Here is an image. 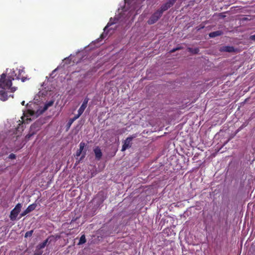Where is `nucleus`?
Masks as SVG:
<instances>
[{
    "instance_id": "a878e982",
    "label": "nucleus",
    "mask_w": 255,
    "mask_h": 255,
    "mask_svg": "<svg viewBox=\"0 0 255 255\" xmlns=\"http://www.w3.org/2000/svg\"><path fill=\"white\" fill-rule=\"evenodd\" d=\"M82 152H81L79 150H78L76 153V156L78 157L80 156V155L82 154Z\"/></svg>"
},
{
    "instance_id": "c9c22d12",
    "label": "nucleus",
    "mask_w": 255,
    "mask_h": 255,
    "mask_svg": "<svg viewBox=\"0 0 255 255\" xmlns=\"http://www.w3.org/2000/svg\"><path fill=\"white\" fill-rule=\"evenodd\" d=\"M24 104H25L24 101L22 102V103H21L22 105H24Z\"/></svg>"
},
{
    "instance_id": "4c0bfd02",
    "label": "nucleus",
    "mask_w": 255,
    "mask_h": 255,
    "mask_svg": "<svg viewBox=\"0 0 255 255\" xmlns=\"http://www.w3.org/2000/svg\"><path fill=\"white\" fill-rule=\"evenodd\" d=\"M104 33H103V34H102V36L103 37V36H104Z\"/></svg>"
},
{
    "instance_id": "4468645a",
    "label": "nucleus",
    "mask_w": 255,
    "mask_h": 255,
    "mask_svg": "<svg viewBox=\"0 0 255 255\" xmlns=\"http://www.w3.org/2000/svg\"><path fill=\"white\" fill-rule=\"evenodd\" d=\"M7 93L4 90H0V99L2 101H6L7 99Z\"/></svg>"
},
{
    "instance_id": "39448f33",
    "label": "nucleus",
    "mask_w": 255,
    "mask_h": 255,
    "mask_svg": "<svg viewBox=\"0 0 255 255\" xmlns=\"http://www.w3.org/2000/svg\"><path fill=\"white\" fill-rule=\"evenodd\" d=\"M39 130V128L38 127V124L34 123L32 124L30 128V130L29 133L25 136V139L26 141H28L30 139V138L36 134L37 130Z\"/></svg>"
},
{
    "instance_id": "ddd939ff",
    "label": "nucleus",
    "mask_w": 255,
    "mask_h": 255,
    "mask_svg": "<svg viewBox=\"0 0 255 255\" xmlns=\"http://www.w3.org/2000/svg\"><path fill=\"white\" fill-rule=\"evenodd\" d=\"M223 34V32L221 30H217L216 31L210 32L209 34V36L211 38H214L217 36H220Z\"/></svg>"
},
{
    "instance_id": "412c9836",
    "label": "nucleus",
    "mask_w": 255,
    "mask_h": 255,
    "mask_svg": "<svg viewBox=\"0 0 255 255\" xmlns=\"http://www.w3.org/2000/svg\"><path fill=\"white\" fill-rule=\"evenodd\" d=\"M33 232V230H31V231L27 232L25 234V236H24L25 238L31 237L32 235Z\"/></svg>"
},
{
    "instance_id": "f8f14e48",
    "label": "nucleus",
    "mask_w": 255,
    "mask_h": 255,
    "mask_svg": "<svg viewBox=\"0 0 255 255\" xmlns=\"http://www.w3.org/2000/svg\"><path fill=\"white\" fill-rule=\"evenodd\" d=\"M51 237L48 238L46 239L43 243L39 244L37 246V249L38 250H40L45 248V247L47 245L48 243H50L51 242V239H50Z\"/></svg>"
},
{
    "instance_id": "7c9ffc66",
    "label": "nucleus",
    "mask_w": 255,
    "mask_h": 255,
    "mask_svg": "<svg viewBox=\"0 0 255 255\" xmlns=\"http://www.w3.org/2000/svg\"><path fill=\"white\" fill-rule=\"evenodd\" d=\"M176 51H177V50L175 48H173L172 50H171L170 52V53H173V52H175Z\"/></svg>"
},
{
    "instance_id": "2f4dec72",
    "label": "nucleus",
    "mask_w": 255,
    "mask_h": 255,
    "mask_svg": "<svg viewBox=\"0 0 255 255\" xmlns=\"http://www.w3.org/2000/svg\"><path fill=\"white\" fill-rule=\"evenodd\" d=\"M183 48L181 46H179V47H177L176 48V50H180V49H182Z\"/></svg>"
},
{
    "instance_id": "9d476101",
    "label": "nucleus",
    "mask_w": 255,
    "mask_h": 255,
    "mask_svg": "<svg viewBox=\"0 0 255 255\" xmlns=\"http://www.w3.org/2000/svg\"><path fill=\"white\" fill-rule=\"evenodd\" d=\"M93 151L95 155L96 159L98 160H100L103 156V153L100 148L99 146H96L94 149Z\"/></svg>"
},
{
    "instance_id": "f3484780",
    "label": "nucleus",
    "mask_w": 255,
    "mask_h": 255,
    "mask_svg": "<svg viewBox=\"0 0 255 255\" xmlns=\"http://www.w3.org/2000/svg\"><path fill=\"white\" fill-rule=\"evenodd\" d=\"M86 242V239L85 238V236L84 235H83L80 238L79 242L78 244V245H82L84 243H85Z\"/></svg>"
},
{
    "instance_id": "e433bc0d",
    "label": "nucleus",
    "mask_w": 255,
    "mask_h": 255,
    "mask_svg": "<svg viewBox=\"0 0 255 255\" xmlns=\"http://www.w3.org/2000/svg\"><path fill=\"white\" fill-rule=\"evenodd\" d=\"M25 79H26V78H22V81L23 82H24V81H25Z\"/></svg>"
},
{
    "instance_id": "b1692460",
    "label": "nucleus",
    "mask_w": 255,
    "mask_h": 255,
    "mask_svg": "<svg viewBox=\"0 0 255 255\" xmlns=\"http://www.w3.org/2000/svg\"><path fill=\"white\" fill-rule=\"evenodd\" d=\"M15 158H16V156L13 153H11L8 156V158L11 159H15Z\"/></svg>"
},
{
    "instance_id": "6e6552de",
    "label": "nucleus",
    "mask_w": 255,
    "mask_h": 255,
    "mask_svg": "<svg viewBox=\"0 0 255 255\" xmlns=\"http://www.w3.org/2000/svg\"><path fill=\"white\" fill-rule=\"evenodd\" d=\"M37 206V204L35 203H33L30 205H29L27 209L24 210L21 214L20 216L23 217L25 216L28 213H30L31 212L34 210Z\"/></svg>"
},
{
    "instance_id": "393cba45",
    "label": "nucleus",
    "mask_w": 255,
    "mask_h": 255,
    "mask_svg": "<svg viewBox=\"0 0 255 255\" xmlns=\"http://www.w3.org/2000/svg\"><path fill=\"white\" fill-rule=\"evenodd\" d=\"M81 115L79 114H78L77 115L75 116L74 117L72 118L71 119L73 120V121H75L76 120H77Z\"/></svg>"
},
{
    "instance_id": "aec40b11",
    "label": "nucleus",
    "mask_w": 255,
    "mask_h": 255,
    "mask_svg": "<svg viewBox=\"0 0 255 255\" xmlns=\"http://www.w3.org/2000/svg\"><path fill=\"white\" fill-rule=\"evenodd\" d=\"M73 122H74L73 121V120H72L71 119L69 120L66 125V131H68L71 125Z\"/></svg>"
},
{
    "instance_id": "6ab92c4d",
    "label": "nucleus",
    "mask_w": 255,
    "mask_h": 255,
    "mask_svg": "<svg viewBox=\"0 0 255 255\" xmlns=\"http://www.w3.org/2000/svg\"><path fill=\"white\" fill-rule=\"evenodd\" d=\"M86 107L84 106V105H81L79 109L78 110V114L81 115L84 112L85 109H86Z\"/></svg>"
},
{
    "instance_id": "c756f323",
    "label": "nucleus",
    "mask_w": 255,
    "mask_h": 255,
    "mask_svg": "<svg viewBox=\"0 0 255 255\" xmlns=\"http://www.w3.org/2000/svg\"><path fill=\"white\" fill-rule=\"evenodd\" d=\"M42 254V252H36L35 253H34V254L33 255H41Z\"/></svg>"
},
{
    "instance_id": "7ed1b4c3",
    "label": "nucleus",
    "mask_w": 255,
    "mask_h": 255,
    "mask_svg": "<svg viewBox=\"0 0 255 255\" xmlns=\"http://www.w3.org/2000/svg\"><path fill=\"white\" fill-rule=\"evenodd\" d=\"M163 11H164L162 10V8L160 7V9L157 10L150 16L147 23L149 24H152L155 23L162 16Z\"/></svg>"
},
{
    "instance_id": "c85d7f7f",
    "label": "nucleus",
    "mask_w": 255,
    "mask_h": 255,
    "mask_svg": "<svg viewBox=\"0 0 255 255\" xmlns=\"http://www.w3.org/2000/svg\"><path fill=\"white\" fill-rule=\"evenodd\" d=\"M219 16L221 18H223L226 17V15H224L223 13H220L219 15Z\"/></svg>"
},
{
    "instance_id": "9b49d317",
    "label": "nucleus",
    "mask_w": 255,
    "mask_h": 255,
    "mask_svg": "<svg viewBox=\"0 0 255 255\" xmlns=\"http://www.w3.org/2000/svg\"><path fill=\"white\" fill-rule=\"evenodd\" d=\"M94 200H97L98 204H101L105 200V197L103 193H99L94 198Z\"/></svg>"
},
{
    "instance_id": "a211bd4d",
    "label": "nucleus",
    "mask_w": 255,
    "mask_h": 255,
    "mask_svg": "<svg viewBox=\"0 0 255 255\" xmlns=\"http://www.w3.org/2000/svg\"><path fill=\"white\" fill-rule=\"evenodd\" d=\"M86 146V144L84 142H80L79 144V150L81 152H83V151H84V147Z\"/></svg>"
},
{
    "instance_id": "473e14b6",
    "label": "nucleus",
    "mask_w": 255,
    "mask_h": 255,
    "mask_svg": "<svg viewBox=\"0 0 255 255\" xmlns=\"http://www.w3.org/2000/svg\"><path fill=\"white\" fill-rule=\"evenodd\" d=\"M69 60V57L65 58L64 60L67 61Z\"/></svg>"
},
{
    "instance_id": "cd10ccee",
    "label": "nucleus",
    "mask_w": 255,
    "mask_h": 255,
    "mask_svg": "<svg viewBox=\"0 0 255 255\" xmlns=\"http://www.w3.org/2000/svg\"><path fill=\"white\" fill-rule=\"evenodd\" d=\"M204 27V26H201V25H200L198 27H196V29H197V30L199 31L200 30V29L203 28Z\"/></svg>"
},
{
    "instance_id": "f257e3e1",
    "label": "nucleus",
    "mask_w": 255,
    "mask_h": 255,
    "mask_svg": "<svg viewBox=\"0 0 255 255\" xmlns=\"http://www.w3.org/2000/svg\"><path fill=\"white\" fill-rule=\"evenodd\" d=\"M54 102V100H52L49 102H47L45 103L43 108L41 110L39 109L37 110L36 112L30 109V105L29 104H27L26 105V107L27 108V111L28 113L31 116H35L36 117H38L39 116L42 115L44 112H45L50 107H51L53 106Z\"/></svg>"
},
{
    "instance_id": "bb28decb",
    "label": "nucleus",
    "mask_w": 255,
    "mask_h": 255,
    "mask_svg": "<svg viewBox=\"0 0 255 255\" xmlns=\"http://www.w3.org/2000/svg\"><path fill=\"white\" fill-rule=\"evenodd\" d=\"M250 39L255 41V34L251 35L250 37Z\"/></svg>"
},
{
    "instance_id": "f03ea898",
    "label": "nucleus",
    "mask_w": 255,
    "mask_h": 255,
    "mask_svg": "<svg viewBox=\"0 0 255 255\" xmlns=\"http://www.w3.org/2000/svg\"><path fill=\"white\" fill-rule=\"evenodd\" d=\"M6 75L2 74L0 78V90H5L9 89L12 85L11 80L10 79H6Z\"/></svg>"
},
{
    "instance_id": "2eb2a0df",
    "label": "nucleus",
    "mask_w": 255,
    "mask_h": 255,
    "mask_svg": "<svg viewBox=\"0 0 255 255\" xmlns=\"http://www.w3.org/2000/svg\"><path fill=\"white\" fill-rule=\"evenodd\" d=\"M118 20L119 19L117 18H115L114 19V20H113L112 18H111L110 21L108 22L107 25L105 27V28L104 29V32H106V31L109 26H111V25H112L114 23H116L118 21Z\"/></svg>"
},
{
    "instance_id": "72a5a7b5",
    "label": "nucleus",
    "mask_w": 255,
    "mask_h": 255,
    "mask_svg": "<svg viewBox=\"0 0 255 255\" xmlns=\"http://www.w3.org/2000/svg\"><path fill=\"white\" fill-rule=\"evenodd\" d=\"M229 140H230V139H229L227 141H226V142L224 143V145H225L226 144H227V143H228V142L229 141Z\"/></svg>"
},
{
    "instance_id": "5701e85b",
    "label": "nucleus",
    "mask_w": 255,
    "mask_h": 255,
    "mask_svg": "<svg viewBox=\"0 0 255 255\" xmlns=\"http://www.w3.org/2000/svg\"><path fill=\"white\" fill-rule=\"evenodd\" d=\"M89 100V99L88 98H87V97L85 98V99L84 100V101L82 105H84V106L87 107V104H88Z\"/></svg>"
},
{
    "instance_id": "423d86ee",
    "label": "nucleus",
    "mask_w": 255,
    "mask_h": 255,
    "mask_svg": "<svg viewBox=\"0 0 255 255\" xmlns=\"http://www.w3.org/2000/svg\"><path fill=\"white\" fill-rule=\"evenodd\" d=\"M135 137H136L135 134L128 137L126 138V140H125L124 144L123 145L122 148V151H124L126 150L127 149L131 147L132 144L131 141Z\"/></svg>"
},
{
    "instance_id": "0eeeda50",
    "label": "nucleus",
    "mask_w": 255,
    "mask_h": 255,
    "mask_svg": "<svg viewBox=\"0 0 255 255\" xmlns=\"http://www.w3.org/2000/svg\"><path fill=\"white\" fill-rule=\"evenodd\" d=\"M220 52H226L229 53H236L238 51V49L235 48L233 46H223L219 49Z\"/></svg>"
},
{
    "instance_id": "4be33fe9",
    "label": "nucleus",
    "mask_w": 255,
    "mask_h": 255,
    "mask_svg": "<svg viewBox=\"0 0 255 255\" xmlns=\"http://www.w3.org/2000/svg\"><path fill=\"white\" fill-rule=\"evenodd\" d=\"M86 151H87V150L85 149V150L83 151V152L81 154L82 155L80 158L79 162L85 158L86 154Z\"/></svg>"
},
{
    "instance_id": "dca6fc26",
    "label": "nucleus",
    "mask_w": 255,
    "mask_h": 255,
    "mask_svg": "<svg viewBox=\"0 0 255 255\" xmlns=\"http://www.w3.org/2000/svg\"><path fill=\"white\" fill-rule=\"evenodd\" d=\"M187 50L192 53V54H198L199 52V48H191V47H188L187 48Z\"/></svg>"
},
{
    "instance_id": "1a4fd4ad",
    "label": "nucleus",
    "mask_w": 255,
    "mask_h": 255,
    "mask_svg": "<svg viewBox=\"0 0 255 255\" xmlns=\"http://www.w3.org/2000/svg\"><path fill=\"white\" fill-rule=\"evenodd\" d=\"M176 0H168L165 3L161 6L162 10L165 11L167 10L168 8L173 5Z\"/></svg>"
},
{
    "instance_id": "20e7f679",
    "label": "nucleus",
    "mask_w": 255,
    "mask_h": 255,
    "mask_svg": "<svg viewBox=\"0 0 255 255\" xmlns=\"http://www.w3.org/2000/svg\"><path fill=\"white\" fill-rule=\"evenodd\" d=\"M22 208V204L20 203L17 204L15 208L11 211L9 218L11 221H15L16 219L17 215L21 211Z\"/></svg>"
},
{
    "instance_id": "f704fd0d",
    "label": "nucleus",
    "mask_w": 255,
    "mask_h": 255,
    "mask_svg": "<svg viewBox=\"0 0 255 255\" xmlns=\"http://www.w3.org/2000/svg\"><path fill=\"white\" fill-rule=\"evenodd\" d=\"M56 70H57V69H55V70H54V71H53V72H52V74H53Z\"/></svg>"
}]
</instances>
